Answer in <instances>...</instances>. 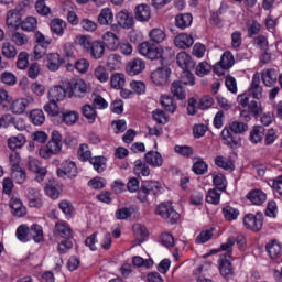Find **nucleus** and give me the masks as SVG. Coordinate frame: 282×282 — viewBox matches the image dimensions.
<instances>
[{
	"label": "nucleus",
	"instance_id": "obj_1",
	"mask_svg": "<svg viewBox=\"0 0 282 282\" xmlns=\"http://www.w3.org/2000/svg\"><path fill=\"white\" fill-rule=\"evenodd\" d=\"M246 131H248V123L234 121L221 131V140L230 149H239L241 147L240 135Z\"/></svg>",
	"mask_w": 282,
	"mask_h": 282
},
{
	"label": "nucleus",
	"instance_id": "obj_2",
	"mask_svg": "<svg viewBox=\"0 0 282 282\" xmlns=\"http://www.w3.org/2000/svg\"><path fill=\"white\" fill-rule=\"evenodd\" d=\"M138 51L141 56H144L149 61H160L164 56V50L149 41L139 44Z\"/></svg>",
	"mask_w": 282,
	"mask_h": 282
},
{
	"label": "nucleus",
	"instance_id": "obj_3",
	"mask_svg": "<svg viewBox=\"0 0 282 282\" xmlns=\"http://www.w3.org/2000/svg\"><path fill=\"white\" fill-rule=\"evenodd\" d=\"M158 193H160V183L155 181H145L138 193V199H140V202H147L153 199Z\"/></svg>",
	"mask_w": 282,
	"mask_h": 282
},
{
	"label": "nucleus",
	"instance_id": "obj_4",
	"mask_svg": "<svg viewBox=\"0 0 282 282\" xmlns=\"http://www.w3.org/2000/svg\"><path fill=\"white\" fill-rule=\"evenodd\" d=\"M155 213L163 219H166L169 224H177L180 221V213L175 212L171 203H161L156 207Z\"/></svg>",
	"mask_w": 282,
	"mask_h": 282
},
{
	"label": "nucleus",
	"instance_id": "obj_5",
	"mask_svg": "<svg viewBox=\"0 0 282 282\" xmlns=\"http://www.w3.org/2000/svg\"><path fill=\"white\" fill-rule=\"evenodd\" d=\"M243 224L245 227L249 230H253V232H259V230L263 228V214H247L243 218Z\"/></svg>",
	"mask_w": 282,
	"mask_h": 282
},
{
	"label": "nucleus",
	"instance_id": "obj_6",
	"mask_svg": "<svg viewBox=\"0 0 282 282\" xmlns=\"http://www.w3.org/2000/svg\"><path fill=\"white\" fill-rule=\"evenodd\" d=\"M169 76H171V69L159 67L151 73L150 78L156 87H164L169 83Z\"/></svg>",
	"mask_w": 282,
	"mask_h": 282
},
{
	"label": "nucleus",
	"instance_id": "obj_7",
	"mask_svg": "<svg viewBox=\"0 0 282 282\" xmlns=\"http://www.w3.org/2000/svg\"><path fill=\"white\" fill-rule=\"evenodd\" d=\"M29 171L35 173V180L41 184L45 180V175H47V167L43 166V163L39 161V159L29 158Z\"/></svg>",
	"mask_w": 282,
	"mask_h": 282
},
{
	"label": "nucleus",
	"instance_id": "obj_8",
	"mask_svg": "<svg viewBox=\"0 0 282 282\" xmlns=\"http://www.w3.org/2000/svg\"><path fill=\"white\" fill-rule=\"evenodd\" d=\"M248 95L256 100H261L263 98V86H261V77L256 73L252 77L250 87L248 89Z\"/></svg>",
	"mask_w": 282,
	"mask_h": 282
},
{
	"label": "nucleus",
	"instance_id": "obj_9",
	"mask_svg": "<svg viewBox=\"0 0 282 282\" xmlns=\"http://www.w3.org/2000/svg\"><path fill=\"white\" fill-rule=\"evenodd\" d=\"M232 258H230V253H225L221 258H220V274L221 276H224V279H230V276H232V274H235V269L232 268V262L231 261Z\"/></svg>",
	"mask_w": 282,
	"mask_h": 282
},
{
	"label": "nucleus",
	"instance_id": "obj_10",
	"mask_svg": "<svg viewBox=\"0 0 282 282\" xmlns=\"http://www.w3.org/2000/svg\"><path fill=\"white\" fill-rule=\"evenodd\" d=\"M176 63L183 72L195 69V61H193V57L191 54L186 52H180L176 56Z\"/></svg>",
	"mask_w": 282,
	"mask_h": 282
},
{
	"label": "nucleus",
	"instance_id": "obj_11",
	"mask_svg": "<svg viewBox=\"0 0 282 282\" xmlns=\"http://www.w3.org/2000/svg\"><path fill=\"white\" fill-rule=\"evenodd\" d=\"M46 147L50 148L54 155H58L63 149V135H61V132L54 130Z\"/></svg>",
	"mask_w": 282,
	"mask_h": 282
},
{
	"label": "nucleus",
	"instance_id": "obj_12",
	"mask_svg": "<svg viewBox=\"0 0 282 282\" xmlns=\"http://www.w3.org/2000/svg\"><path fill=\"white\" fill-rule=\"evenodd\" d=\"M33 104H34V98L33 97L17 99L11 104L10 110L13 113L21 115L25 111V109H28V107H30V105H33Z\"/></svg>",
	"mask_w": 282,
	"mask_h": 282
},
{
	"label": "nucleus",
	"instance_id": "obj_13",
	"mask_svg": "<svg viewBox=\"0 0 282 282\" xmlns=\"http://www.w3.org/2000/svg\"><path fill=\"white\" fill-rule=\"evenodd\" d=\"M64 169H57V176L65 180V177H76L78 175V169L76 167V163L72 161H65L63 163Z\"/></svg>",
	"mask_w": 282,
	"mask_h": 282
},
{
	"label": "nucleus",
	"instance_id": "obj_14",
	"mask_svg": "<svg viewBox=\"0 0 282 282\" xmlns=\"http://www.w3.org/2000/svg\"><path fill=\"white\" fill-rule=\"evenodd\" d=\"M147 69V63L140 58H134L133 61L129 62L126 72L129 76H138L142 74Z\"/></svg>",
	"mask_w": 282,
	"mask_h": 282
},
{
	"label": "nucleus",
	"instance_id": "obj_15",
	"mask_svg": "<svg viewBox=\"0 0 282 282\" xmlns=\"http://www.w3.org/2000/svg\"><path fill=\"white\" fill-rule=\"evenodd\" d=\"M134 19L140 23H147L151 19V7L149 4H138L134 8Z\"/></svg>",
	"mask_w": 282,
	"mask_h": 282
},
{
	"label": "nucleus",
	"instance_id": "obj_16",
	"mask_svg": "<svg viewBox=\"0 0 282 282\" xmlns=\"http://www.w3.org/2000/svg\"><path fill=\"white\" fill-rule=\"evenodd\" d=\"M117 22L120 28L123 30H131L134 24L133 15L129 11H120L117 13Z\"/></svg>",
	"mask_w": 282,
	"mask_h": 282
},
{
	"label": "nucleus",
	"instance_id": "obj_17",
	"mask_svg": "<svg viewBox=\"0 0 282 282\" xmlns=\"http://www.w3.org/2000/svg\"><path fill=\"white\" fill-rule=\"evenodd\" d=\"M247 199L254 206H261L268 200V194L261 189H252L247 194Z\"/></svg>",
	"mask_w": 282,
	"mask_h": 282
},
{
	"label": "nucleus",
	"instance_id": "obj_18",
	"mask_svg": "<svg viewBox=\"0 0 282 282\" xmlns=\"http://www.w3.org/2000/svg\"><path fill=\"white\" fill-rule=\"evenodd\" d=\"M54 235L55 237H61L62 239H72L74 237L72 227H69L67 223L63 221L55 224Z\"/></svg>",
	"mask_w": 282,
	"mask_h": 282
},
{
	"label": "nucleus",
	"instance_id": "obj_19",
	"mask_svg": "<svg viewBox=\"0 0 282 282\" xmlns=\"http://www.w3.org/2000/svg\"><path fill=\"white\" fill-rule=\"evenodd\" d=\"M147 164L152 166L153 169H159L164 164V158L158 151H149L144 155Z\"/></svg>",
	"mask_w": 282,
	"mask_h": 282
},
{
	"label": "nucleus",
	"instance_id": "obj_20",
	"mask_svg": "<svg viewBox=\"0 0 282 282\" xmlns=\"http://www.w3.org/2000/svg\"><path fill=\"white\" fill-rule=\"evenodd\" d=\"M88 54L95 61H100L105 56V42L93 41V44L88 51Z\"/></svg>",
	"mask_w": 282,
	"mask_h": 282
},
{
	"label": "nucleus",
	"instance_id": "obj_21",
	"mask_svg": "<svg viewBox=\"0 0 282 282\" xmlns=\"http://www.w3.org/2000/svg\"><path fill=\"white\" fill-rule=\"evenodd\" d=\"M105 47L111 50V52H116L118 47H120V39L113 32H106L102 35Z\"/></svg>",
	"mask_w": 282,
	"mask_h": 282
},
{
	"label": "nucleus",
	"instance_id": "obj_22",
	"mask_svg": "<svg viewBox=\"0 0 282 282\" xmlns=\"http://www.w3.org/2000/svg\"><path fill=\"white\" fill-rule=\"evenodd\" d=\"M194 43L195 40H193V36L186 33H181L174 39V45L180 50H188V47H191Z\"/></svg>",
	"mask_w": 282,
	"mask_h": 282
},
{
	"label": "nucleus",
	"instance_id": "obj_23",
	"mask_svg": "<svg viewBox=\"0 0 282 282\" xmlns=\"http://www.w3.org/2000/svg\"><path fill=\"white\" fill-rule=\"evenodd\" d=\"M72 94H74L77 98H83L87 94L89 87L87 83L83 79H75L72 85Z\"/></svg>",
	"mask_w": 282,
	"mask_h": 282
},
{
	"label": "nucleus",
	"instance_id": "obj_24",
	"mask_svg": "<svg viewBox=\"0 0 282 282\" xmlns=\"http://www.w3.org/2000/svg\"><path fill=\"white\" fill-rule=\"evenodd\" d=\"M65 96H67V90H65L63 86H54L47 93L48 100H53L55 102L65 100Z\"/></svg>",
	"mask_w": 282,
	"mask_h": 282
},
{
	"label": "nucleus",
	"instance_id": "obj_25",
	"mask_svg": "<svg viewBox=\"0 0 282 282\" xmlns=\"http://www.w3.org/2000/svg\"><path fill=\"white\" fill-rule=\"evenodd\" d=\"M10 208L15 217H25L28 214V209L25 206H23V202H21L19 198L13 197L10 199Z\"/></svg>",
	"mask_w": 282,
	"mask_h": 282
},
{
	"label": "nucleus",
	"instance_id": "obj_26",
	"mask_svg": "<svg viewBox=\"0 0 282 282\" xmlns=\"http://www.w3.org/2000/svg\"><path fill=\"white\" fill-rule=\"evenodd\" d=\"M261 78L265 87H273V85H276V78H279V75L274 68H270L261 73Z\"/></svg>",
	"mask_w": 282,
	"mask_h": 282
},
{
	"label": "nucleus",
	"instance_id": "obj_27",
	"mask_svg": "<svg viewBox=\"0 0 282 282\" xmlns=\"http://www.w3.org/2000/svg\"><path fill=\"white\" fill-rule=\"evenodd\" d=\"M265 138V128L263 126H254L250 131V142L259 144Z\"/></svg>",
	"mask_w": 282,
	"mask_h": 282
},
{
	"label": "nucleus",
	"instance_id": "obj_28",
	"mask_svg": "<svg viewBox=\"0 0 282 282\" xmlns=\"http://www.w3.org/2000/svg\"><path fill=\"white\" fill-rule=\"evenodd\" d=\"M176 28L181 30H186L193 24V15L191 13L178 14L175 18Z\"/></svg>",
	"mask_w": 282,
	"mask_h": 282
},
{
	"label": "nucleus",
	"instance_id": "obj_29",
	"mask_svg": "<svg viewBox=\"0 0 282 282\" xmlns=\"http://www.w3.org/2000/svg\"><path fill=\"white\" fill-rule=\"evenodd\" d=\"M46 66L50 72H58L61 68V55L57 53L46 54Z\"/></svg>",
	"mask_w": 282,
	"mask_h": 282
},
{
	"label": "nucleus",
	"instance_id": "obj_30",
	"mask_svg": "<svg viewBox=\"0 0 282 282\" xmlns=\"http://www.w3.org/2000/svg\"><path fill=\"white\" fill-rule=\"evenodd\" d=\"M171 94L174 96V98H177V100H185L186 99V89H184V86L178 80H174L171 85Z\"/></svg>",
	"mask_w": 282,
	"mask_h": 282
},
{
	"label": "nucleus",
	"instance_id": "obj_31",
	"mask_svg": "<svg viewBox=\"0 0 282 282\" xmlns=\"http://www.w3.org/2000/svg\"><path fill=\"white\" fill-rule=\"evenodd\" d=\"M267 252L269 253L271 259H279L282 253L281 242L273 240L267 245Z\"/></svg>",
	"mask_w": 282,
	"mask_h": 282
},
{
	"label": "nucleus",
	"instance_id": "obj_32",
	"mask_svg": "<svg viewBox=\"0 0 282 282\" xmlns=\"http://www.w3.org/2000/svg\"><path fill=\"white\" fill-rule=\"evenodd\" d=\"M67 28V23L62 19H54L51 22V32L56 34V36H63L65 34V29Z\"/></svg>",
	"mask_w": 282,
	"mask_h": 282
},
{
	"label": "nucleus",
	"instance_id": "obj_33",
	"mask_svg": "<svg viewBox=\"0 0 282 282\" xmlns=\"http://www.w3.org/2000/svg\"><path fill=\"white\" fill-rule=\"evenodd\" d=\"M97 20L100 25H110L113 23V12L111 9L105 8L100 11Z\"/></svg>",
	"mask_w": 282,
	"mask_h": 282
},
{
	"label": "nucleus",
	"instance_id": "obj_34",
	"mask_svg": "<svg viewBox=\"0 0 282 282\" xmlns=\"http://www.w3.org/2000/svg\"><path fill=\"white\" fill-rule=\"evenodd\" d=\"M7 25L8 28H19V25H21V15L19 14V10L8 11Z\"/></svg>",
	"mask_w": 282,
	"mask_h": 282
},
{
	"label": "nucleus",
	"instance_id": "obj_35",
	"mask_svg": "<svg viewBox=\"0 0 282 282\" xmlns=\"http://www.w3.org/2000/svg\"><path fill=\"white\" fill-rule=\"evenodd\" d=\"M29 239H33L35 243H41L43 239V227L41 225L34 224L29 228Z\"/></svg>",
	"mask_w": 282,
	"mask_h": 282
},
{
	"label": "nucleus",
	"instance_id": "obj_36",
	"mask_svg": "<svg viewBox=\"0 0 282 282\" xmlns=\"http://www.w3.org/2000/svg\"><path fill=\"white\" fill-rule=\"evenodd\" d=\"M215 164L219 169H224L225 171H235V164L232 161L228 158H225L223 155H218L215 158Z\"/></svg>",
	"mask_w": 282,
	"mask_h": 282
},
{
	"label": "nucleus",
	"instance_id": "obj_37",
	"mask_svg": "<svg viewBox=\"0 0 282 282\" xmlns=\"http://www.w3.org/2000/svg\"><path fill=\"white\" fill-rule=\"evenodd\" d=\"M134 173L142 177H149V175H151V169H149V165L139 159L134 162Z\"/></svg>",
	"mask_w": 282,
	"mask_h": 282
},
{
	"label": "nucleus",
	"instance_id": "obj_38",
	"mask_svg": "<svg viewBox=\"0 0 282 282\" xmlns=\"http://www.w3.org/2000/svg\"><path fill=\"white\" fill-rule=\"evenodd\" d=\"M150 41L152 43H163V41H166V33L162 29H152L149 32Z\"/></svg>",
	"mask_w": 282,
	"mask_h": 282
},
{
	"label": "nucleus",
	"instance_id": "obj_39",
	"mask_svg": "<svg viewBox=\"0 0 282 282\" xmlns=\"http://www.w3.org/2000/svg\"><path fill=\"white\" fill-rule=\"evenodd\" d=\"M161 105L165 111H169V113H175V109H177V106L173 101V97L169 95L161 96Z\"/></svg>",
	"mask_w": 282,
	"mask_h": 282
},
{
	"label": "nucleus",
	"instance_id": "obj_40",
	"mask_svg": "<svg viewBox=\"0 0 282 282\" xmlns=\"http://www.w3.org/2000/svg\"><path fill=\"white\" fill-rule=\"evenodd\" d=\"M23 32H34L39 22L34 17H26L22 22H20Z\"/></svg>",
	"mask_w": 282,
	"mask_h": 282
},
{
	"label": "nucleus",
	"instance_id": "obj_41",
	"mask_svg": "<svg viewBox=\"0 0 282 282\" xmlns=\"http://www.w3.org/2000/svg\"><path fill=\"white\" fill-rule=\"evenodd\" d=\"M25 144V135L18 134L15 137H11L8 140V147L11 149V151H14L17 149H21Z\"/></svg>",
	"mask_w": 282,
	"mask_h": 282
},
{
	"label": "nucleus",
	"instance_id": "obj_42",
	"mask_svg": "<svg viewBox=\"0 0 282 282\" xmlns=\"http://www.w3.org/2000/svg\"><path fill=\"white\" fill-rule=\"evenodd\" d=\"M11 177L17 184H23L28 178V174L25 173V169L15 167L11 170Z\"/></svg>",
	"mask_w": 282,
	"mask_h": 282
},
{
	"label": "nucleus",
	"instance_id": "obj_43",
	"mask_svg": "<svg viewBox=\"0 0 282 282\" xmlns=\"http://www.w3.org/2000/svg\"><path fill=\"white\" fill-rule=\"evenodd\" d=\"M17 47L13 44H10V42L2 43V56H4V58H17Z\"/></svg>",
	"mask_w": 282,
	"mask_h": 282
},
{
	"label": "nucleus",
	"instance_id": "obj_44",
	"mask_svg": "<svg viewBox=\"0 0 282 282\" xmlns=\"http://www.w3.org/2000/svg\"><path fill=\"white\" fill-rule=\"evenodd\" d=\"M177 80L187 87L195 86V75L191 70H183Z\"/></svg>",
	"mask_w": 282,
	"mask_h": 282
},
{
	"label": "nucleus",
	"instance_id": "obj_45",
	"mask_svg": "<svg viewBox=\"0 0 282 282\" xmlns=\"http://www.w3.org/2000/svg\"><path fill=\"white\" fill-rule=\"evenodd\" d=\"M50 101L44 105L43 109L44 111L51 116L52 118H55L61 113V108H58V104L52 99H48Z\"/></svg>",
	"mask_w": 282,
	"mask_h": 282
},
{
	"label": "nucleus",
	"instance_id": "obj_46",
	"mask_svg": "<svg viewBox=\"0 0 282 282\" xmlns=\"http://www.w3.org/2000/svg\"><path fill=\"white\" fill-rule=\"evenodd\" d=\"M69 8H72V2H65L63 11L66 12L67 21L68 23H72V25H78V15H76L74 10H69Z\"/></svg>",
	"mask_w": 282,
	"mask_h": 282
},
{
	"label": "nucleus",
	"instance_id": "obj_47",
	"mask_svg": "<svg viewBox=\"0 0 282 282\" xmlns=\"http://www.w3.org/2000/svg\"><path fill=\"white\" fill-rule=\"evenodd\" d=\"M223 215L226 221H235L239 217V209L232 206H225L223 208Z\"/></svg>",
	"mask_w": 282,
	"mask_h": 282
},
{
	"label": "nucleus",
	"instance_id": "obj_48",
	"mask_svg": "<svg viewBox=\"0 0 282 282\" xmlns=\"http://www.w3.org/2000/svg\"><path fill=\"white\" fill-rule=\"evenodd\" d=\"M219 65L223 69H230L235 65V56L230 52H225L220 58Z\"/></svg>",
	"mask_w": 282,
	"mask_h": 282
},
{
	"label": "nucleus",
	"instance_id": "obj_49",
	"mask_svg": "<svg viewBox=\"0 0 282 282\" xmlns=\"http://www.w3.org/2000/svg\"><path fill=\"white\" fill-rule=\"evenodd\" d=\"M19 241L26 243L30 241V227L28 225H20L15 231Z\"/></svg>",
	"mask_w": 282,
	"mask_h": 282
},
{
	"label": "nucleus",
	"instance_id": "obj_50",
	"mask_svg": "<svg viewBox=\"0 0 282 282\" xmlns=\"http://www.w3.org/2000/svg\"><path fill=\"white\" fill-rule=\"evenodd\" d=\"M90 164H93L97 173H102V171L107 169V159H105L104 156H95L90 159Z\"/></svg>",
	"mask_w": 282,
	"mask_h": 282
},
{
	"label": "nucleus",
	"instance_id": "obj_51",
	"mask_svg": "<svg viewBox=\"0 0 282 282\" xmlns=\"http://www.w3.org/2000/svg\"><path fill=\"white\" fill-rule=\"evenodd\" d=\"M83 116L88 119L90 124H94L96 122V118L98 113L96 112V109L91 105H85L82 108Z\"/></svg>",
	"mask_w": 282,
	"mask_h": 282
},
{
	"label": "nucleus",
	"instance_id": "obj_52",
	"mask_svg": "<svg viewBox=\"0 0 282 282\" xmlns=\"http://www.w3.org/2000/svg\"><path fill=\"white\" fill-rule=\"evenodd\" d=\"M30 119L33 122V124L41 127V124L45 122V113H43V110L41 109H34L30 113Z\"/></svg>",
	"mask_w": 282,
	"mask_h": 282
},
{
	"label": "nucleus",
	"instance_id": "obj_53",
	"mask_svg": "<svg viewBox=\"0 0 282 282\" xmlns=\"http://www.w3.org/2000/svg\"><path fill=\"white\" fill-rule=\"evenodd\" d=\"M45 193L51 199H58L61 191H58V184L51 182L45 186Z\"/></svg>",
	"mask_w": 282,
	"mask_h": 282
},
{
	"label": "nucleus",
	"instance_id": "obj_54",
	"mask_svg": "<svg viewBox=\"0 0 282 282\" xmlns=\"http://www.w3.org/2000/svg\"><path fill=\"white\" fill-rule=\"evenodd\" d=\"M75 43L82 47V50H85L87 54L89 53V50L91 48V44L94 43L91 41V37L87 35H79L76 37Z\"/></svg>",
	"mask_w": 282,
	"mask_h": 282
},
{
	"label": "nucleus",
	"instance_id": "obj_55",
	"mask_svg": "<svg viewBox=\"0 0 282 282\" xmlns=\"http://www.w3.org/2000/svg\"><path fill=\"white\" fill-rule=\"evenodd\" d=\"M213 72V66L208 64V62H200L196 66V76H199V78H204V76H208Z\"/></svg>",
	"mask_w": 282,
	"mask_h": 282
},
{
	"label": "nucleus",
	"instance_id": "obj_56",
	"mask_svg": "<svg viewBox=\"0 0 282 282\" xmlns=\"http://www.w3.org/2000/svg\"><path fill=\"white\" fill-rule=\"evenodd\" d=\"M11 41L14 43V45H18V47H23V45H28V35L21 32H13L11 35Z\"/></svg>",
	"mask_w": 282,
	"mask_h": 282
},
{
	"label": "nucleus",
	"instance_id": "obj_57",
	"mask_svg": "<svg viewBox=\"0 0 282 282\" xmlns=\"http://www.w3.org/2000/svg\"><path fill=\"white\" fill-rule=\"evenodd\" d=\"M0 80L3 83V85L14 87V85H17V75L10 72H3L0 75Z\"/></svg>",
	"mask_w": 282,
	"mask_h": 282
},
{
	"label": "nucleus",
	"instance_id": "obj_58",
	"mask_svg": "<svg viewBox=\"0 0 282 282\" xmlns=\"http://www.w3.org/2000/svg\"><path fill=\"white\" fill-rule=\"evenodd\" d=\"M78 159L82 162H87V160H89V162H91V151L89 150V145L87 144H80L78 152H77Z\"/></svg>",
	"mask_w": 282,
	"mask_h": 282
},
{
	"label": "nucleus",
	"instance_id": "obj_59",
	"mask_svg": "<svg viewBox=\"0 0 282 282\" xmlns=\"http://www.w3.org/2000/svg\"><path fill=\"white\" fill-rule=\"evenodd\" d=\"M94 76L99 80V83H107V80H109V72H107L105 66H97L94 72Z\"/></svg>",
	"mask_w": 282,
	"mask_h": 282
},
{
	"label": "nucleus",
	"instance_id": "obj_60",
	"mask_svg": "<svg viewBox=\"0 0 282 282\" xmlns=\"http://www.w3.org/2000/svg\"><path fill=\"white\" fill-rule=\"evenodd\" d=\"M214 185L218 191H226V186H228V182L226 181V176L224 174H216L213 176Z\"/></svg>",
	"mask_w": 282,
	"mask_h": 282
},
{
	"label": "nucleus",
	"instance_id": "obj_61",
	"mask_svg": "<svg viewBox=\"0 0 282 282\" xmlns=\"http://www.w3.org/2000/svg\"><path fill=\"white\" fill-rule=\"evenodd\" d=\"M62 120L65 124L72 127V124H76V120H78V115L76 111H66L63 112Z\"/></svg>",
	"mask_w": 282,
	"mask_h": 282
},
{
	"label": "nucleus",
	"instance_id": "obj_62",
	"mask_svg": "<svg viewBox=\"0 0 282 282\" xmlns=\"http://www.w3.org/2000/svg\"><path fill=\"white\" fill-rule=\"evenodd\" d=\"M110 85L113 89H122L124 87V75L115 74L110 78Z\"/></svg>",
	"mask_w": 282,
	"mask_h": 282
},
{
	"label": "nucleus",
	"instance_id": "obj_63",
	"mask_svg": "<svg viewBox=\"0 0 282 282\" xmlns=\"http://www.w3.org/2000/svg\"><path fill=\"white\" fill-rule=\"evenodd\" d=\"M132 263L137 268H147V269L153 268V260L151 259L143 260L142 257L140 256L133 257Z\"/></svg>",
	"mask_w": 282,
	"mask_h": 282
},
{
	"label": "nucleus",
	"instance_id": "obj_64",
	"mask_svg": "<svg viewBox=\"0 0 282 282\" xmlns=\"http://www.w3.org/2000/svg\"><path fill=\"white\" fill-rule=\"evenodd\" d=\"M248 36H254L261 32V24L257 20L248 21L247 23Z\"/></svg>",
	"mask_w": 282,
	"mask_h": 282
}]
</instances>
